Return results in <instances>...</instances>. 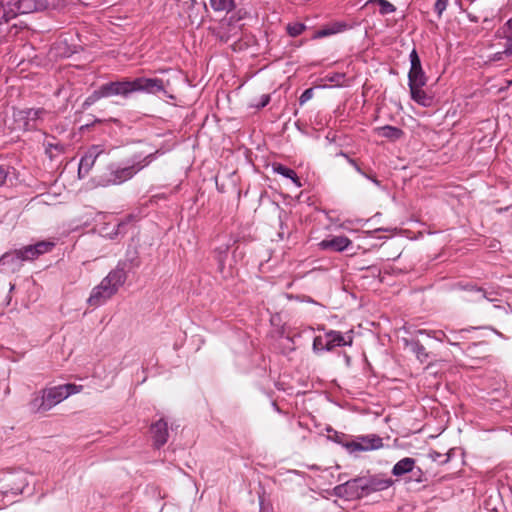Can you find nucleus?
Masks as SVG:
<instances>
[{
  "label": "nucleus",
  "mask_w": 512,
  "mask_h": 512,
  "mask_svg": "<svg viewBox=\"0 0 512 512\" xmlns=\"http://www.w3.org/2000/svg\"><path fill=\"white\" fill-rule=\"evenodd\" d=\"M55 7V0H7L0 5V25L9 22L19 14L44 12Z\"/></svg>",
  "instance_id": "nucleus-1"
},
{
  "label": "nucleus",
  "mask_w": 512,
  "mask_h": 512,
  "mask_svg": "<svg viewBox=\"0 0 512 512\" xmlns=\"http://www.w3.org/2000/svg\"><path fill=\"white\" fill-rule=\"evenodd\" d=\"M126 278L127 275L124 269L116 268L110 271L100 284L92 289L88 304L93 307L103 305L124 285Z\"/></svg>",
  "instance_id": "nucleus-2"
},
{
  "label": "nucleus",
  "mask_w": 512,
  "mask_h": 512,
  "mask_svg": "<svg viewBox=\"0 0 512 512\" xmlns=\"http://www.w3.org/2000/svg\"><path fill=\"white\" fill-rule=\"evenodd\" d=\"M80 388L81 386L75 384H65L45 389L41 397L35 398L31 405L36 411L46 412L70 395L78 393Z\"/></svg>",
  "instance_id": "nucleus-3"
},
{
  "label": "nucleus",
  "mask_w": 512,
  "mask_h": 512,
  "mask_svg": "<svg viewBox=\"0 0 512 512\" xmlns=\"http://www.w3.org/2000/svg\"><path fill=\"white\" fill-rule=\"evenodd\" d=\"M499 41L493 44L495 52L493 53L492 60L512 61V20L507 21L498 30Z\"/></svg>",
  "instance_id": "nucleus-4"
},
{
  "label": "nucleus",
  "mask_w": 512,
  "mask_h": 512,
  "mask_svg": "<svg viewBox=\"0 0 512 512\" xmlns=\"http://www.w3.org/2000/svg\"><path fill=\"white\" fill-rule=\"evenodd\" d=\"M131 93L132 88L130 80L109 82L103 84L98 90L94 91L93 94L87 98L85 103L91 104L101 98L115 95L126 97Z\"/></svg>",
  "instance_id": "nucleus-5"
},
{
  "label": "nucleus",
  "mask_w": 512,
  "mask_h": 512,
  "mask_svg": "<svg viewBox=\"0 0 512 512\" xmlns=\"http://www.w3.org/2000/svg\"><path fill=\"white\" fill-rule=\"evenodd\" d=\"M153 154H149L144 157L143 160L137 161L136 158L133 163L127 167L119 168L110 174V177L106 180L107 185H120L130 180L135 174L142 170L145 166L150 163V158Z\"/></svg>",
  "instance_id": "nucleus-6"
},
{
  "label": "nucleus",
  "mask_w": 512,
  "mask_h": 512,
  "mask_svg": "<svg viewBox=\"0 0 512 512\" xmlns=\"http://www.w3.org/2000/svg\"><path fill=\"white\" fill-rule=\"evenodd\" d=\"M350 452L370 451L379 449L383 446L382 438L377 435H368L358 437L357 440L345 444Z\"/></svg>",
  "instance_id": "nucleus-7"
},
{
  "label": "nucleus",
  "mask_w": 512,
  "mask_h": 512,
  "mask_svg": "<svg viewBox=\"0 0 512 512\" xmlns=\"http://www.w3.org/2000/svg\"><path fill=\"white\" fill-rule=\"evenodd\" d=\"M362 483V477H358L336 486L334 490L336 495L340 497H346L347 499L361 498L365 496L361 487Z\"/></svg>",
  "instance_id": "nucleus-8"
},
{
  "label": "nucleus",
  "mask_w": 512,
  "mask_h": 512,
  "mask_svg": "<svg viewBox=\"0 0 512 512\" xmlns=\"http://www.w3.org/2000/svg\"><path fill=\"white\" fill-rule=\"evenodd\" d=\"M133 92H146L155 94L165 89L162 79L139 77L131 80Z\"/></svg>",
  "instance_id": "nucleus-9"
},
{
  "label": "nucleus",
  "mask_w": 512,
  "mask_h": 512,
  "mask_svg": "<svg viewBox=\"0 0 512 512\" xmlns=\"http://www.w3.org/2000/svg\"><path fill=\"white\" fill-rule=\"evenodd\" d=\"M411 67L408 73V83L426 84L427 77L421 65V60L415 49L409 55Z\"/></svg>",
  "instance_id": "nucleus-10"
},
{
  "label": "nucleus",
  "mask_w": 512,
  "mask_h": 512,
  "mask_svg": "<svg viewBox=\"0 0 512 512\" xmlns=\"http://www.w3.org/2000/svg\"><path fill=\"white\" fill-rule=\"evenodd\" d=\"M362 481L361 487L364 490L365 496L373 492L388 489L393 484L392 479L381 476L362 477Z\"/></svg>",
  "instance_id": "nucleus-11"
},
{
  "label": "nucleus",
  "mask_w": 512,
  "mask_h": 512,
  "mask_svg": "<svg viewBox=\"0 0 512 512\" xmlns=\"http://www.w3.org/2000/svg\"><path fill=\"white\" fill-rule=\"evenodd\" d=\"M326 342V350L331 351L336 347L341 346H351L353 342L352 331H350L346 336L343 335L339 331L330 330L325 334Z\"/></svg>",
  "instance_id": "nucleus-12"
},
{
  "label": "nucleus",
  "mask_w": 512,
  "mask_h": 512,
  "mask_svg": "<svg viewBox=\"0 0 512 512\" xmlns=\"http://www.w3.org/2000/svg\"><path fill=\"white\" fill-rule=\"evenodd\" d=\"M104 153V148L100 145L91 146L85 155L81 158L79 163V174L85 173L87 174L91 168L94 166L97 158Z\"/></svg>",
  "instance_id": "nucleus-13"
},
{
  "label": "nucleus",
  "mask_w": 512,
  "mask_h": 512,
  "mask_svg": "<svg viewBox=\"0 0 512 512\" xmlns=\"http://www.w3.org/2000/svg\"><path fill=\"white\" fill-rule=\"evenodd\" d=\"M40 255L37 252V249L34 245H28L21 249L15 250L13 252L5 253L1 258L0 262L5 263L9 259H16L17 261H27L34 260Z\"/></svg>",
  "instance_id": "nucleus-14"
},
{
  "label": "nucleus",
  "mask_w": 512,
  "mask_h": 512,
  "mask_svg": "<svg viewBox=\"0 0 512 512\" xmlns=\"http://www.w3.org/2000/svg\"><path fill=\"white\" fill-rule=\"evenodd\" d=\"M151 434L154 445L157 448L163 446L168 440V426L163 419L158 420L151 426Z\"/></svg>",
  "instance_id": "nucleus-15"
},
{
  "label": "nucleus",
  "mask_w": 512,
  "mask_h": 512,
  "mask_svg": "<svg viewBox=\"0 0 512 512\" xmlns=\"http://www.w3.org/2000/svg\"><path fill=\"white\" fill-rule=\"evenodd\" d=\"M426 84L420 83H408L410 89L411 99L414 100L421 106L428 107L432 103V97L429 96L424 90L423 87Z\"/></svg>",
  "instance_id": "nucleus-16"
},
{
  "label": "nucleus",
  "mask_w": 512,
  "mask_h": 512,
  "mask_svg": "<svg viewBox=\"0 0 512 512\" xmlns=\"http://www.w3.org/2000/svg\"><path fill=\"white\" fill-rule=\"evenodd\" d=\"M324 250L341 252L351 245V240L346 236H335L331 239H325L319 243Z\"/></svg>",
  "instance_id": "nucleus-17"
},
{
  "label": "nucleus",
  "mask_w": 512,
  "mask_h": 512,
  "mask_svg": "<svg viewBox=\"0 0 512 512\" xmlns=\"http://www.w3.org/2000/svg\"><path fill=\"white\" fill-rule=\"evenodd\" d=\"M415 459L406 457L398 461L392 469V474L395 476H402L408 472H414Z\"/></svg>",
  "instance_id": "nucleus-18"
},
{
  "label": "nucleus",
  "mask_w": 512,
  "mask_h": 512,
  "mask_svg": "<svg viewBox=\"0 0 512 512\" xmlns=\"http://www.w3.org/2000/svg\"><path fill=\"white\" fill-rule=\"evenodd\" d=\"M346 28L347 24L343 22H335L315 32L314 38H323L333 34H337L346 30Z\"/></svg>",
  "instance_id": "nucleus-19"
},
{
  "label": "nucleus",
  "mask_w": 512,
  "mask_h": 512,
  "mask_svg": "<svg viewBox=\"0 0 512 512\" xmlns=\"http://www.w3.org/2000/svg\"><path fill=\"white\" fill-rule=\"evenodd\" d=\"M272 168L275 173L291 179L297 187L302 186V183H301L299 177L297 176L296 172L293 169H290L280 163H274L272 165Z\"/></svg>",
  "instance_id": "nucleus-20"
},
{
  "label": "nucleus",
  "mask_w": 512,
  "mask_h": 512,
  "mask_svg": "<svg viewBox=\"0 0 512 512\" xmlns=\"http://www.w3.org/2000/svg\"><path fill=\"white\" fill-rule=\"evenodd\" d=\"M365 6H378L379 14L382 16L392 14L396 11V6L388 0H368Z\"/></svg>",
  "instance_id": "nucleus-21"
},
{
  "label": "nucleus",
  "mask_w": 512,
  "mask_h": 512,
  "mask_svg": "<svg viewBox=\"0 0 512 512\" xmlns=\"http://www.w3.org/2000/svg\"><path fill=\"white\" fill-rule=\"evenodd\" d=\"M378 134L391 140H397L402 137L403 131L397 127L384 126L377 129Z\"/></svg>",
  "instance_id": "nucleus-22"
},
{
  "label": "nucleus",
  "mask_w": 512,
  "mask_h": 512,
  "mask_svg": "<svg viewBox=\"0 0 512 512\" xmlns=\"http://www.w3.org/2000/svg\"><path fill=\"white\" fill-rule=\"evenodd\" d=\"M214 11H231L235 7L234 0H210Z\"/></svg>",
  "instance_id": "nucleus-23"
},
{
  "label": "nucleus",
  "mask_w": 512,
  "mask_h": 512,
  "mask_svg": "<svg viewBox=\"0 0 512 512\" xmlns=\"http://www.w3.org/2000/svg\"><path fill=\"white\" fill-rule=\"evenodd\" d=\"M306 29V26L303 23L295 22L289 23L286 26V31L291 37H297L302 34Z\"/></svg>",
  "instance_id": "nucleus-24"
},
{
  "label": "nucleus",
  "mask_w": 512,
  "mask_h": 512,
  "mask_svg": "<svg viewBox=\"0 0 512 512\" xmlns=\"http://www.w3.org/2000/svg\"><path fill=\"white\" fill-rule=\"evenodd\" d=\"M21 113L25 114V119L27 120L26 124H28L29 121H36V120L40 119L46 113V111L42 108H39V109H28V110L22 111Z\"/></svg>",
  "instance_id": "nucleus-25"
},
{
  "label": "nucleus",
  "mask_w": 512,
  "mask_h": 512,
  "mask_svg": "<svg viewBox=\"0 0 512 512\" xmlns=\"http://www.w3.org/2000/svg\"><path fill=\"white\" fill-rule=\"evenodd\" d=\"M34 246L37 249L38 254L42 255L44 253L51 251L54 247V243L50 241H40L36 243Z\"/></svg>",
  "instance_id": "nucleus-26"
},
{
  "label": "nucleus",
  "mask_w": 512,
  "mask_h": 512,
  "mask_svg": "<svg viewBox=\"0 0 512 512\" xmlns=\"http://www.w3.org/2000/svg\"><path fill=\"white\" fill-rule=\"evenodd\" d=\"M314 96V89L313 88H308L306 89L302 94L301 96L299 97V104L300 105H304L306 102H308L309 100H311Z\"/></svg>",
  "instance_id": "nucleus-27"
},
{
  "label": "nucleus",
  "mask_w": 512,
  "mask_h": 512,
  "mask_svg": "<svg viewBox=\"0 0 512 512\" xmlns=\"http://www.w3.org/2000/svg\"><path fill=\"white\" fill-rule=\"evenodd\" d=\"M448 3L449 0H436L434 9L437 12L439 18L442 16V13L446 10Z\"/></svg>",
  "instance_id": "nucleus-28"
},
{
  "label": "nucleus",
  "mask_w": 512,
  "mask_h": 512,
  "mask_svg": "<svg viewBox=\"0 0 512 512\" xmlns=\"http://www.w3.org/2000/svg\"><path fill=\"white\" fill-rule=\"evenodd\" d=\"M324 339L321 336H317L313 340V350L315 352L326 350Z\"/></svg>",
  "instance_id": "nucleus-29"
},
{
  "label": "nucleus",
  "mask_w": 512,
  "mask_h": 512,
  "mask_svg": "<svg viewBox=\"0 0 512 512\" xmlns=\"http://www.w3.org/2000/svg\"><path fill=\"white\" fill-rule=\"evenodd\" d=\"M53 150H55L58 153L63 152V146L59 143L53 144V143H47L46 144V152L50 155V157H53Z\"/></svg>",
  "instance_id": "nucleus-30"
},
{
  "label": "nucleus",
  "mask_w": 512,
  "mask_h": 512,
  "mask_svg": "<svg viewBox=\"0 0 512 512\" xmlns=\"http://www.w3.org/2000/svg\"><path fill=\"white\" fill-rule=\"evenodd\" d=\"M269 102H270V95L264 94V95L261 96V101L258 104H256L255 106L258 107V108H263Z\"/></svg>",
  "instance_id": "nucleus-31"
},
{
  "label": "nucleus",
  "mask_w": 512,
  "mask_h": 512,
  "mask_svg": "<svg viewBox=\"0 0 512 512\" xmlns=\"http://www.w3.org/2000/svg\"><path fill=\"white\" fill-rule=\"evenodd\" d=\"M7 176L8 170L5 167L0 166V186L6 182Z\"/></svg>",
  "instance_id": "nucleus-32"
},
{
  "label": "nucleus",
  "mask_w": 512,
  "mask_h": 512,
  "mask_svg": "<svg viewBox=\"0 0 512 512\" xmlns=\"http://www.w3.org/2000/svg\"><path fill=\"white\" fill-rule=\"evenodd\" d=\"M22 261H17L16 259H9L8 261H6L5 263L3 262H0V264L2 265H5V264H12V265H16V266H20Z\"/></svg>",
  "instance_id": "nucleus-33"
},
{
  "label": "nucleus",
  "mask_w": 512,
  "mask_h": 512,
  "mask_svg": "<svg viewBox=\"0 0 512 512\" xmlns=\"http://www.w3.org/2000/svg\"><path fill=\"white\" fill-rule=\"evenodd\" d=\"M349 162L356 168V170L359 172V173H362L360 167L356 164V162L353 160V159H349Z\"/></svg>",
  "instance_id": "nucleus-34"
},
{
  "label": "nucleus",
  "mask_w": 512,
  "mask_h": 512,
  "mask_svg": "<svg viewBox=\"0 0 512 512\" xmlns=\"http://www.w3.org/2000/svg\"><path fill=\"white\" fill-rule=\"evenodd\" d=\"M477 292L480 293L483 298L485 297V293L481 288H478Z\"/></svg>",
  "instance_id": "nucleus-35"
},
{
  "label": "nucleus",
  "mask_w": 512,
  "mask_h": 512,
  "mask_svg": "<svg viewBox=\"0 0 512 512\" xmlns=\"http://www.w3.org/2000/svg\"><path fill=\"white\" fill-rule=\"evenodd\" d=\"M418 350H419V353H422V351H424L425 348L422 345H420V346H418Z\"/></svg>",
  "instance_id": "nucleus-36"
},
{
  "label": "nucleus",
  "mask_w": 512,
  "mask_h": 512,
  "mask_svg": "<svg viewBox=\"0 0 512 512\" xmlns=\"http://www.w3.org/2000/svg\"><path fill=\"white\" fill-rule=\"evenodd\" d=\"M447 341L450 343V344H454V342H452V340L448 337H446Z\"/></svg>",
  "instance_id": "nucleus-37"
},
{
  "label": "nucleus",
  "mask_w": 512,
  "mask_h": 512,
  "mask_svg": "<svg viewBox=\"0 0 512 512\" xmlns=\"http://www.w3.org/2000/svg\"><path fill=\"white\" fill-rule=\"evenodd\" d=\"M261 512H267L265 509H263Z\"/></svg>",
  "instance_id": "nucleus-38"
}]
</instances>
